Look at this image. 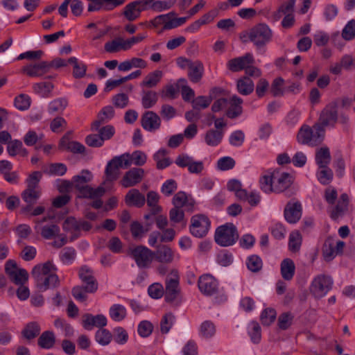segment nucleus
Listing matches in <instances>:
<instances>
[{"label":"nucleus","mask_w":355,"mask_h":355,"mask_svg":"<svg viewBox=\"0 0 355 355\" xmlns=\"http://www.w3.org/2000/svg\"><path fill=\"white\" fill-rule=\"evenodd\" d=\"M78 275L83 285L74 286L71 293L76 300L83 302L87 299V293H94L98 290V284L94 270L86 265L79 268Z\"/></svg>","instance_id":"nucleus-1"},{"label":"nucleus","mask_w":355,"mask_h":355,"mask_svg":"<svg viewBox=\"0 0 355 355\" xmlns=\"http://www.w3.org/2000/svg\"><path fill=\"white\" fill-rule=\"evenodd\" d=\"M56 268L50 261L42 265L35 266L32 270L38 289L43 292L50 288H55L60 284L58 276L55 274Z\"/></svg>","instance_id":"nucleus-2"},{"label":"nucleus","mask_w":355,"mask_h":355,"mask_svg":"<svg viewBox=\"0 0 355 355\" xmlns=\"http://www.w3.org/2000/svg\"><path fill=\"white\" fill-rule=\"evenodd\" d=\"M92 173L87 169L83 170L80 175L73 177V183L75 188L78 190L80 197L84 198H95L101 197L105 193V189L102 187L93 189L88 185H85L92 180Z\"/></svg>","instance_id":"nucleus-3"},{"label":"nucleus","mask_w":355,"mask_h":355,"mask_svg":"<svg viewBox=\"0 0 355 355\" xmlns=\"http://www.w3.org/2000/svg\"><path fill=\"white\" fill-rule=\"evenodd\" d=\"M338 121V103L336 101H331L322 109L318 122L313 126V128H318L319 132L324 134V128L327 126L334 128Z\"/></svg>","instance_id":"nucleus-4"},{"label":"nucleus","mask_w":355,"mask_h":355,"mask_svg":"<svg viewBox=\"0 0 355 355\" xmlns=\"http://www.w3.org/2000/svg\"><path fill=\"white\" fill-rule=\"evenodd\" d=\"M272 31L265 23L258 24L248 31L250 41L258 49L263 47L269 43L272 40Z\"/></svg>","instance_id":"nucleus-5"},{"label":"nucleus","mask_w":355,"mask_h":355,"mask_svg":"<svg viewBox=\"0 0 355 355\" xmlns=\"http://www.w3.org/2000/svg\"><path fill=\"white\" fill-rule=\"evenodd\" d=\"M238 239L236 227L232 223L220 225L215 232L214 240L217 244L223 247L234 245Z\"/></svg>","instance_id":"nucleus-6"},{"label":"nucleus","mask_w":355,"mask_h":355,"mask_svg":"<svg viewBox=\"0 0 355 355\" xmlns=\"http://www.w3.org/2000/svg\"><path fill=\"white\" fill-rule=\"evenodd\" d=\"M128 255L139 268H148L153 261L154 252L144 245H136L128 249Z\"/></svg>","instance_id":"nucleus-7"},{"label":"nucleus","mask_w":355,"mask_h":355,"mask_svg":"<svg viewBox=\"0 0 355 355\" xmlns=\"http://www.w3.org/2000/svg\"><path fill=\"white\" fill-rule=\"evenodd\" d=\"M180 277L177 270H172L170 275L166 279L165 301L168 303L178 304L180 295L179 286Z\"/></svg>","instance_id":"nucleus-8"},{"label":"nucleus","mask_w":355,"mask_h":355,"mask_svg":"<svg viewBox=\"0 0 355 355\" xmlns=\"http://www.w3.org/2000/svg\"><path fill=\"white\" fill-rule=\"evenodd\" d=\"M131 165L130 155L124 153L120 156H116L108 162L105 167V173L107 180L113 181L117 179L119 169L127 168Z\"/></svg>","instance_id":"nucleus-9"},{"label":"nucleus","mask_w":355,"mask_h":355,"mask_svg":"<svg viewBox=\"0 0 355 355\" xmlns=\"http://www.w3.org/2000/svg\"><path fill=\"white\" fill-rule=\"evenodd\" d=\"M324 134L319 132L318 128H311L307 125L301 127L297 135V141L302 145L315 146L323 140Z\"/></svg>","instance_id":"nucleus-10"},{"label":"nucleus","mask_w":355,"mask_h":355,"mask_svg":"<svg viewBox=\"0 0 355 355\" xmlns=\"http://www.w3.org/2000/svg\"><path fill=\"white\" fill-rule=\"evenodd\" d=\"M211 226L209 218L203 214H196L191 217L189 226L190 233L196 238L205 236Z\"/></svg>","instance_id":"nucleus-11"},{"label":"nucleus","mask_w":355,"mask_h":355,"mask_svg":"<svg viewBox=\"0 0 355 355\" xmlns=\"http://www.w3.org/2000/svg\"><path fill=\"white\" fill-rule=\"evenodd\" d=\"M175 12H171L166 15H161L155 17L151 23L154 26L163 24L164 30H171L184 24L189 17H183L175 18Z\"/></svg>","instance_id":"nucleus-12"},{"label":"nucleus","mask_w":355,"mask_h":355,"mask_svg":"<svg viewBox=\"0 0 355 355\" xmlns=\"http://www.w3.org/2000/svg\"><path fill=\"white\" fill-rule=\"evenodd\" d=\"M345 245V243L343 241H336L331 236L327 238L322 248V253L324 260L326 261H331L337 255L341 254Z\"/></svg>","instance_id":"nucleus-13"},{"label":"nucleus","mask_w":355,"mask_h":355,"mask_svg":"<svg viewBox=\"0 0 355 355\" xmlns=\"http://www.w3.org/2000/svg\"><path fill=\"white\" fill-rule=\"evenodd\" d=\"M333 280L331 277L320 275L314 278L311 283V291L317 298L324 297L332 288Z\"/></svg>","instance_id":"nucleus-14"},{"label":"nucleus","mask_w":355,"mask_h":355,"mask_svg":"<svg viewBox=\"0 0 355 355\" xmlns=\"http://www.w3.org/2000/svg\"><path fill=\"white\" fill-rule=\"evenodd\" d=\"M5 270L10 281L16 285H24L28 280V274L25 269L19 268L13 260L7 261Z\"/></svg>","instance_id":"nucleus-15"},{"label":"nucleus","mask_w":355,"mask_h":355,"mask_svg":"<svg viewBox=\"0 0 355 355\" xmlns=\"http://www.w3.org/2000/svg\"><path fill=\"white\" fill-rule=\"evenodd\" d=\"M145 176V171L141 168H132L126 171L120 181L124 188L132 187L140 183Z\"/></svg>","instance_id":"nucleus-16"},{"label":"nucleus","mask_w":355,"mask_h":355,"mask_svg":"<svg viewBox=\"0 0 355 355\" xmlns=\"http://www.w3.org/2000/svg\"><path fill=\"white\" fill-rule=\"evenodd\" d=\"M302 214V207L299 201H289L284 211L285 220L291 224H295L300 220Z\"/></svg>","instance_id":"nucleus-17"},{"label":"nucleus","mask_w":355,"mask_h":355,"mask_svg":"<svg viewBox=\"0 0 355 355\" xmlns=\"http://www.w3.org/2000/svg\"><path fill=\"white\" fill-rule=\"evenodd\" d=\"M198 288L205 295H212L218 291V282L211 275H203L199 277Z\"/></svg>","instance_id":"nucleus-18"},{"label":"nucleus","mask_w":355,"mask_h":355,"mask_svg":"<svg viewBox=\"0 0 355 355\" xmlns=\"http://www.w3.org/2000/svg\"><path fill=\"white\" fill-rule=\"evenodd\" d=\"M274 192L282 193L288 189L293 182V176L288 173H280L279 170H274Z\"/></svg>","instance_id":"nucleus-19"},{"label":"nucleus","mask_w":355,"mask_h":355,"mask_svg":"<svg viewBox=\"0 0 355 355\" xmlns=\"http://www.w3.org/2000/svg\"><path fill=\"white\" fill-rule=\"evenodd\" d=\"M106 317L102 314L93 315L91 313H85L83 315L82 324L84 329L90 331L94 327L101 329L107 325Z\"/></svg>","instance_id":"nucleus-20"},{"label":"nucleus","mask_w":355,"mask_h":355,"mask_svg":"<svg viewBox=\"0 0 355 355\" xmlns=\"http://www.w3.org/2000/svg\"><path fill=\"white\" fill-rule=\"evenodd\" d=\"M49 218L44 217L41 220H36L35 230L40 232L41 236L45 239H51L60 233V227L55 223L50 225H42V223L46 222Z\"/></svg>","instance_id":"nucleus-21"},{"label":"nucleus","mask_w":355,"mask_h":355,"mask_svg":"<svg viewBox=\"0 0 355 355\" xmlns=\"http://www.w3.org/2000/svg\"><path fill=\"white\" fill-rule=\"evenodd\" d=\"M40 196V188L27 187L21 193L22 199L27 203V205L22 208L23 212H31L32 206L37 202Z\"/></svg>","instance_id":"nucleus-22"},{"label":"nucleus","mask_w":355,"mask_h":355,"mask_svg":"<svg viewBox=\"0 0 355 355\" xmlns=\"http://www.w3.org/2000/svg\"><path fill=\"white\" fill-rule=\"evenodd\" d=\"M141 125L149 132L158 130L161 125L160 117L153 111H147L142 115Z\"/></svg>","instance_id":"nucleus-23"},{"label":"nucleus","mask_w":355,"mask_h":355,"mask_svg":"<svg viewBox=\"0 0 355 355\" xmlns=\"http://www.w3.org/2000/svg\"><path fill=\"white\" fill-rule=\"evenodd\" d=\"M254 62L252 55L250 53L243 56L230 60L227 63L228 69L234 72L245 69L247 65L252 64Z\"/></svg>","instance_id":"nucleus-24"},{"label":"nucleus","mask_w":355,"mask_h":355,"mask_svg":"<svg viewBox=\"0 0 355 355\" xmlns=\"http://www.w3.org/2000/svg\"><path fill=\"white\" fill-rule=\"evenodd\" d=\"M59 148L74 154H84L85 147L78 141H71L69 135H64L60 141Z\"/></svg>","instance_id":"nucleus-25"},{"label":"nucleus","mask_w":355,"mask_h":355,"mask_svg":"<svg viewBox=\"0 0 355 355\" xmlns=\"http://www.w3.org/2000/svg\"><path fill=\"white\" fill-rule=\"evenodd\" d=\"M144 10H146L141 6V3L138 1H134L128 3L123 8V15L128 21H133L137 19L141 12Z\"/></svg>","instance_id":"nucleus-26"},{"label":"nucleus","mask_w":355,"mask_h":355,"mask_svg":"<svg viewBox=\"0 0 355 355\" xmlns=\"http://www.w3.org/2000/svg\"><path fill=\"white\" fill-rule=\"evenodd\" d=\"M154 252L153 259L161 263H171L174 259V252L168 245H162Z\"/></svg>","instance_id":"nucleus-27"},{"label":"nucleus","mask_w":355,"mask_h":355,"mask_svg":"<svg viewBox=\"0 0 355 355\" xmlns=\"http://www.w3.org/2000/svg\"><path fill=\"white\" fill-rule=\"evenodd\" d=\"M125 202L129 207H142L146 202V198L137 189H131L125 196Z\"/></svg>","instance_id":"nucleus-28"},{"label":"nucleus","mask_w":355,"mask_h":355,"mask_svg":"<svg viewBox=\"0 0 355 355\" xmlns=\"http://www.w3.org/2000/svg\"><path fill=\"white\" fill-rule=\"evenodd\" d=\"M115 112L112 106L107 105L102 108L97 116V119L92 124V130H97L101 125L104 124L114 116Z\"/></svg>","instance_id":"nucleus-29"},{"label":"nucleus","mask_w":355,"mask_h":355,"mask_svg":"<svg viewBox=\"0 0 355 355\" xmlns=\"http://www.w3.org/2000/svg\"><path fill=\"white\" fill-rule=\"evenodd\" d=\"M49 62L46 61L33 65H28L24 68V72L31 77L42 76L49 72Z\"/></svg>","instance_id":"nucleus-30"},{"label":"nucleus","mask_w":355,"mask_h":355,"mask_svg":"<svg viewBox=\"0 0 355 355\" xmlns=\"http://www.w3.org/2000/svg\"><path fill=\"white\" fill-rule=\"evenodd\" d=\"M243 99L234 95L230 98V106L226 111V115L230 119H235L242 114L243 108L241 104Z\"/></svg>","instance_id":"nucleus-31"},{"label":"nucleus","mask_w":355,"mask_h":355,"mask_svg":"<svg viewBox=\"0 0 355 355\" xmlns=\"http://www.w3.org/2000/svg\"><path fill=\"white\" fill-rule=\"evenodd\" d=\"M188 77L192 83H198L202 77L204 67L200 61H195L188 64Z\"/></svg>","instance_id":"nucleus-32"},{"label":"nucleus","mask_w":355,"mask_h":355,"mask_svg":"<svg viewBox=\"0 0 355 355\" xmlns=\"http://www.w3.org/2000/svg\"><path fill=\"white\" fill-rule=\"evenodd\" d=\"M349 198L346 193H343L336 207L332 209L330 216L333 220H337L343 216L347 211Z\"/></svg>","instance_id":"nucleus-33"},{"label":"nucleus","mask_w":355,"mask_h":355,"mask_svg":"<svg viewBox=\"0 0 355 355\" xmlns=\"http://www.w3.org/2000/svg\"><path fill=\"white\" fill-rule=\"evenodd\" d=\"M315 159L319 168L328 166L331 160L329 148L324 146L317 149Z\"/></svg>","instance_id":"nucleus-34"},{"label":"nucleus","mask_w":355,"mask_h":355,"mask_svg":"<svg viewBox=\"0 0 355 355\" xmlns=\"http://www.w3.org/2000/svg\"><path fill=\"white\" fill-rule=\"evenodd\" d=\"M280 266L282 278L286 281L291 280L295 272L294 261L289 258L284 259L282 261Z\"/></svg>","instance_id":"nucleus-35"},{"label":"nucleus","mask_w":355,"mask_h":355,"mask_svg":"<svg viewBox=\"0 0 355 355\" xmlns=\"http://www.w3.org/2000/svg\"><path fill=\"white\" fill-rule=\"evenodd\" d=\"M274 171H268L260 178V188L263 192L266 193L274 192Z\"/></svg>","instance_id":"nucleus-36"},{"label":"nucleus","mask_w":355,"mask_h":355,"mask_svg":"<svg viewBox=\"0 0 355 355\" xmlns=\"http://www.w3.org/2000/svg\"><path fill=\"white\" fill-rule=\"evenodd\" d=\"M223 130H216L210 129L205 135V141L209 146H216L219 145L223 138Z\"/></svg>","instance_id":"nucleus-37"},{"label":"nucleus","mask_w":355,"mask_h":355,"mask_svg":"<svg viewBox=\"0 0 355 355\" xmlns=\"http://www.w3.org/2000/svg\"><path fill=\"white\" fill-rule=\"evenodd\" d=\"M55 343V336L53 331H44L37 339V345L42 349H51Z\"/></svg>","instance_id":"nucleus-38"},{"label":"nucleus","mask_w":355,"mask_h":355,"mask_svg":"<svg viewBox=\"0 0 355 355\" xmlns=\"http://www.w3.org/2000/svg\"><path fill=\"white\" fill-rule=\"evenodd\" d=\"M236 87L239 94L248 96L254 91V85L249 77L245 76L237 80Z\"/></svg>","instance_id":"nucleus-39"},{"label":"nucleus","mask_w":355,"mask_h":355,"mask_svg":"<svg viewBox=\"0 0 355 355\" xmlns=\"http://www.w3.org/2000/svg\"><path fill=\"white\" fill-rule=\"evenodd\" d=\"M163 76L162 71L155 70L153 72L149 73L141 83V87H146L148 88H153L157 86L160 82Z\"/></svg>","instance_id":"nucleus-40"},{"label":"nucleus","mask_w":355,"mask_h":355,"mask_svg":"<svg viewBox=\"0 0 355 355\" xmlns=\"http://www.w3.org/2000/svg\"><path fill=\"white\" fill-rule=\"evenodd\" d=\"M40 331V324L37 322H31L25 326L21 334L24 338L31 340L38 336Z\"/></svg>","instance_id":"nucleus-41"},{"label":"nucleus","mask_w":355,"mask_h":355,"mask_svg":"<svg viewBox=\"0 0 355 355\" xmlns=\"http://www.w3.org/2000/svg\"><path fill=\"white\" fill-rule=\"evenodd\" d=\"M69 64H73V76L75 78H81L86 75L87 67L83 62H79L76 57H71L68 59Z\"/></svg>","instance_id":"nucleus-42"},{"label":"nucleus","mask_w":355,"mask_h":355,"mask_svg":"<svg viewBox=\"0 0 355 355\" xmlns=\"http://www.w3.org/2000/svg\"><path fill=\"white\" fill-rule=\"evenodd\" d=\"M216 326L211 320H205L200 325L199 335L203 338L209 339L216 334Z\"/></svg>","instance_id":"nucleus-43"},{"label":"nucleus","mask_w":355,"mask_h":355,"mask_svg":"<svg viewBox=\"0 0 355 355\" xmlns=\"http://www.w3.org/2000/svg\"><path fill=\"white\" fill-rule=\"evenodd\" d=\"M109 315L112 320L120 322L124 320L127 315L126 309L119 304H114L109 309Z\"/></svg>","instance_id":"nucleus-44"},{"label":"nucleus","mask_w":355,"mask_h":355,"mask_svg":"<svg viewBox=\"0 0 355 355\" xmlns=\"http://www.w3.org/2000/svg\"><path fill=\"white\" fill-rule=\"evenodd\" d=\"M159 199L158 193L154 191H150L147 193L146 201L148 206L150 207V211L153 215H157L162 211L161 207L157 205Z\"/></svg>","instance_id":"nucleus-45"},{"label":"nucleus","mask_w":355,"mask_h":355,"mask_svg":"<svg viewBox=\"0 0 355 355\" xmlns=\"http://www.w3.org/2000/svg\"><path fill=\"white\" fill-rule=\"evenodd\" d=\"M94 338L99 345L107 346L112 340V334L108 329L103 327L96 331Z\"/></svg>","instance_id":"nucleus-46"},{"label":"nucleus","mask_w":355,"mask_h":355,"mask_svg":"<svg viewBox=\"0 0 355 355\" xmlns=\"http://www.w3.org/2000/svg\"><path fill=\"white\" fill-rule=\"evenodd\" d=\"M142 93L141 104L145 109L150 108L156 104L158 95L155 92L148 90L143 91Z\"/></svg>","instance_id":"nucleus-47"},{"label":"nucleus","mask_w":355,"mask_h":355,"mask_svg":"<svg viewBox=\"0 0 355 355\" xmlns=\"http://www.w3.org/2000/svg\"><path fill=\"white\" fill-rule=\"evenodd\" d=\"M153 223V221H151L150 223H147L146 228H144V226L138 221L132 222L130 225V232L132 233V237L134 239L141 238L144 233L149 231L150 227Z\"/></svg>","instance_id":"nucleus-48"},{"label":"nucleus","mask_w":355,"mask_h":355,"mask_svg":"<svg viewBox=\"0 0 355 355\" xmlns=\"http://www.w3.org/2000/svg\"><path fill=\"white\" fill-rule=\"evenodd\" d=\"M277 313L272 308H266L261 313L260 320L264 326H270L276 319Z\"/></svg>","instance_id":"nucleus-49"},{"label":"nucleus","mask_w":355,"mask_h":355,"mask_svg":"<svg viewBox=\"0 0 355 355\" xmlns=\"http://www.w3.org/2000/svg\"><path fill=\"white\" fill-rule=\"evenodd\" d=\"M67 105V101L65 98H58L51 101L48 107L50 114L60 113L64 111Z\"/></svg>","instance_id":"nucleus-50"},{"label":"nucleus","mask_w":355,"mask_h":355,"mask_svg":"<svg viewBox=\"0 0 355 355\" xmlns=\"http://www.w3.org/2000/svg\"><path fill=\"white\" fill-rule=\"evenodd\" d=\"M67 171V167L64 164L53 163L51 164L49 168L44 170V172L50 175L62 176L66 173Z\"/></svg>","instance_id":"nucleus-51"},{"label":"nucleus","mask_w":355,"mask_h":355,"mask_svg":"<svg viewBox=\"0 0 355 355\" xmlns=\"http://www.w3.org/2000/svg\"><path fill=\"white\" fill-rule=\"evenodd\" d=\"M124 44V40L121 37H118L106 42L104 46V49L107 53H115L120 50H123Z\"/></svg>","instance_id":"nucleus-52"},{"label":"nucleus","mask_w":355,"mask_h":355,"mask_svg":"<svg viewBox=\"0 0 355 355\" xmlns=\"http://www.w3.org/2000/svg\"><path fill=\"white\" fill-rule=\"evenodd\" d=\"M128 334L124 328L117 327L113 329L112 339H114L117 344H125L128 340Z\"/></svg>","instance_id":"nucleus-53"},{"label":"nucleus","mask_w":355,"mask_h":355,"mask_svg":"<svg viewBox=\"0 0 355 355\" xmlns=\"http://www.w3.org/2000/svg\"><path fill=\"white\" fill-rule=\"evenodd\" d=\"M302 244V236L299 232H292L289 235L288 248L289 250L295 252L299 251Z\"/></svg>","instance_id":"nucleus-54"},{"label":"nucleus","mask_w":355,"mask_h":355,"mask_svg":"<svg viewBox=\"0 0 355 355\" xmlns=\"http://www.w3.org/2000/svg\"><path fill=\"white\" fill-rule=\"evenodd\" d=\"M246 266L249 270L257 272L262 268L263 262L259 256L253 254L248 257Z\"/></svg>","instance_id":"nucleus-55"},{"label":"nucleus","mask_w":355,"mask_h":355,"mask_svg":"<svg viewBox=\"0 0 355 355\" xmlns=\"http://www.w3.org/2000/svg\"><path fill=\"white\" fill-rule=\"evenodd\" d=\"M294 316L290 312H284L279 315L277 326L282 330L288 329L292 324Z\"/></svg>","instance_id":"nucleus-56"},{"label":"nucleus","mask_w":355,"mask_h":355,"mask_svg":"<svg viewBox=\"0 0 355 355\" xmlns=\"http://www.w3.org/2000/svg\"><path fill=\"white\" fill-rule=\"evenodd\" d=\"M212 101V97L205 96H199L192 101V106L194 110L200 111L209 107Z\"/></svg>","instance_id":"nucleus-57"},{"label":"nucleus","mask_w":355,"mask_h":355,"mask_svg":"<svg viewBox=\"0 0 355 355\" xmlns=\"http://www.w3.org/2000/svg\"><path fill=\"white\" fill-rule=\"evenodd\" d=\"M248 334L253 343L258 344L260 343L261 339V329L257 322L252 321L250 323V329Z\"/></svg>","instance_id":"nucleus-58"},{"label":"nucleus","mask_w":355,"mask_h":355,"mask_svg":"<svg viewBox=\"0 0 355 355\" xmlns=\"http://www.w3.org/2000/svg\"><path fill=\"white\" fill-rule=\"evenodd\" d=\"M320 170L317 172V178L318 181L324 184H328L333 178V171L328 166L325 168H319Z\"/></svg>","instance_id":"nucleus-59"},{"label":"nucleus","mask_w":355,"mask_h":355,"mask_svg":"<svg viewBox=\"0 0 355 355\" xmlns=\"http://www.w3.org/2000/svg\"><path fill=\"white\" fill-rule=\"evenodd\" d=\"M76 252L73 248H64L60 254V260L64 264H70L76 259Z\"/></svg>","instance_id":"nucleus-60"},{"label":"nucleus","mask_w":355,"mask_h":355,"mask_svg":"<svg viewBox=\"0 0 355 355\" xmlns=\"http://www.w3.org/2000/svg\"><path fill=\"white\" fill-rule=\"evenodd\" d=\"M15 106L19 110H28L31 105V98L26 94H20L15 97Z\"/></svg>","instance_id":"nucleus-61"},{"label":"nucleus","mask_w":355,"mask_h":355,"mask_svg":"<svg viewBox=\"0 0 355 355\" xmlns=\"http://www.w3.org/2000/svg\"><path fill=\"white\" fill-rule=\"evenodd\" d=\"M175 320V316L171 313H166L160 322V330L162 334H167L173 324Z\"/></svg>","instance_id":"nucleus-62"},{"label":"nucleus","mask_w":355,"mask_h":355,"mask_svg":"<svg viewBox=\"0 0 355 355\" xmlns=\"http://www.w3.org/2000/svg\"><path fill=\"white\" fill-rule=\"evenodd\" d=\"M112 101L116 107L123 109L128 105L129 98L127 94L119 93L112 97Z\"/></svg>","instance_id":"nucleus-63"},{"label":"nucleus","mask_w":355,"mask_h":355,"mask_svg":"<svg viewBox=\"0 0 355 355\" xmlns=\"http://www.w3.org/2000/svg\"><path fill=\"white\" fill-rule=\"evenodd\" d=\"M342 37L345 40H351L355 37V20H350L342 31Z\"/></svg>","instance_id":"nucleus-64"}]
</instances>
